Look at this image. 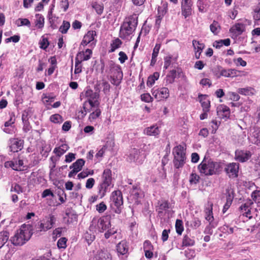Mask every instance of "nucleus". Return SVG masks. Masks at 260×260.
<instances>
[{
    "mask_svg": "<svg viewBox=\"0 0 260 260\" xmlns=\"http://www.w3.org/2000/svg\"><path fill=\"white\" fill-rule=\"evenodd\" d=\"M83 95L86 100L83 103L82 109L79 111V116L84 117L87 113L92 110V108L99 107L100 95L98 92L91 89H87Z\"/></svg>",
    "mask_w": 260,
    "mask_h": 260,
    "instance_id": "obj_1",
    "label": "nucleus"
},
{
    "mask_svg": "<svg viewBox=\"0 0 260 260\" xmlns=\"http://www.w3.org/2000/svg\"><path fill=\"white\" fill-rule=\"evenodd\" d=\"M137 24L138 17L136 14L126 18L120 27L119 37L122 39H128L136 29Z\"/></svg>",
    "mask_w": 260,
    "mask_h": 260,
    "instance_id": "obj_2",
    "label": "nucleus"
},
{
    "mask_svg": "<svg viewBox=\"0 0 260 260\" xmlns=\"http://www.w3.org/2000/svg\"><path fill=\"white\" fill-rule=\"evenodd\" d=\"M31 234L30 226L29 225L23 224L12 238V242L15 245H22L30 239Z\"/></svg>",
    "mask_w": 260,
    "mask_h": 260,
    "instance_id": "obj_3",
    "label": "nucleus"
},
{
    "mask_svg": "<svg viewBox=\"0 0 260 260\" xmlns=\"http://www.w3.org/2000/svg\"><path fill=\"white\" fill-rule=\"evenodd\" d=\"M220 164L212 160H203L198 166L201 173L205 175H212L219 172Z\"/></svg>",
    "mask_w": 260,
    "mask_h": 260,
    "instance_id": "obj_4",
    "label": "nucleus"
},
{
    "mask_svg": "<svg viewBox=\"0 0 260 260\" xmlns=\"http://www.w3.org/2000/svg\"><path fill=\"white\" fill-rule=\"evenodd\" d=\"M111 216L107 215L101 218H94L92 221L90 228H96L100 232L108 230L111 226Z\"/></svg>",
    "mask_w": 260,
    "mask_h": 260,
    "instance_id": "obj_5",
    "label": "nucleus"
},
{
    "mask_svg": "<svg viewBox=\"0 0 260 260\" xmlns=\"http://www.w3.org/2000/svg\"><path fill=\"white\" fill-rule=\"evenodd\" d=\"M56 221V218L52 214L45 216L36 225V230L38 232H46L51 229Z\"/></svg>",
    "mask_w": 260,
    "mask_h": 260,
    "instance_id": "obj_6",
    "label": "nucleus"
},
{
    "mask_svg": "<svg viewBox=\"0 0 260 260\" xmlns=\"http://www.w3.org/2000/svg\"><path fill=\"white\" fill-rule=\"evenodd\" d=\"M173 153L174 155V165L176 168L182 167L185 160V153L184 147L179 145L174 148Z\"/></svg>",
    "mask_w": 260,
    "mask_h": 260,
    "instance_id": "obj_7",
    "label": "nucleus"
},
{
    "mask_svg": "<svg viewBox=\"0 0 260 260\" xmlns=\"http://www.w3.org/2000/svg\"><path fill=\"white\" fill-rule=\"evenodd\" d=\"M111 201L112 205L115 206L116 209L115 210V213L119 214L121 211V206L123 204V198L122 193L120 190H116L112 193L111 196Z\"/></svg>",
    "mask_w": 260,
    "mask_h": 260,
    "instance_id": "obj_8",
    "label": "nucleus"
},
{
    "mask_svg": "<svg viewBox=\"0 0 260 260\" xmlns=\"http://www.w3.org/2000/svg\"><path fill=\"white\" fill-rule=\"evenodd\" d=\"M96 36V32L95 30H91L88 31L84 36L80 45L84 47L89 44L90 47L93 48L96 43V40L95 39Z\"/></svg>",
    "mask_w": 260,
    "mask_h": 260,
    "instance_id": "obj_9",
    "label": "nucleus"
},
{
    "mask_svg": "<svg viewBox=\"0 0 260 260\" xmlns=\"http://www.w3.org/2000/svg\"><path fill=\"white\" fill-rule=\"evenodd\" d=\"M103 183L101 185V190L103 191L104 194L112 181V174L110 170L106 169L104 170L103 174Z\"/></svg>",
    "mask_w": 260,
    "mask_h": 260,
    "instance_id": "obj_10",
    "label": "nucleus"
},
{
    "mask_svg": "<svg viewBox=\"0 0 260 260\" xmlns=\"http://www.w3.org/2000/svg\"><path fill=\"white\" fill-rule=\"evenodd\" d=\"M151 92L155 99L158 101L167 99L170 96L169 90L167 87L152 89Z\"/></svg>",
    "mask_w": 260,
    "mask_h": 260,
    "instance_id": "obj_11",
    "label": "nucleus"
},
{
    "mask_svg": "<svg viewBox=\"0 0 260 260\" xmlns=\"http://www.w3.org/2000/svg\"><path fill=\"white\" fill-rule=\"evenodd\" d=\"M253 204V202L251 200H249L240 207L243 215L249 219L252 217L254 211H256V209H253L251 207Z\"/></svg>",
    "mask_w": 260,
    "mask_h": 260,
    "instance_id": "obj_12",
    "label": "nucleus"
},
{
    "mask_svg": "<svg viewBox=\"0 0 260 260\" xmlns=\"http://www.w3.org/2000/svg\"><path fill=\"white\" fill-rule=\"evenodd\" d=\"M145 156L144 154H141L139 150L134 148L131 150L129 155V160L130 161L135 162L138 164H141L144 160Z\"/></svg>",
    "mask_w": 260,
    "mask_h": 260,
    "instance_id": "obj_13",
    "label": "nucleus"
},
{
    "mask_svg": "<svg viewBox=\"0 0 260 260\" xmlns=\"http://www.w3.org/2000/svg\"><path fill=\"white\" fill-rule=\"evenodd\" d=\"M192 6V2L191 0H182L181 13L185 18L191 15Z\"/></svg>",
    "mask_w": 260,
    "mask_h": 260,
    "instance_id": "obj_14",
    "label": "nucleus"
},
{
    "mask_svg": "<svg viewBox=\"0 0 260 260\" xmlns=\"http://www.w3.org/2000/svg\"><path fill=\"white\" fill-rule=\"evenodd\" d=\"M245 30V25L242 23H237L232 26L230 29V32L232 34V37L237 38Z\"/></svg>",
    "mask_w": 260,
    "mask_h": 260,
    "instance_id": "obj_15",
    "label": "nucleus"
},
{
    "mask_svg": "<svg viewBox=\"0 0 260 260\" xmlns=\"http://www.w3.org/2000/svg\"><path fill=\"white\" fill-rule=\"evenodd\" d=\"M92 54V50L87 49L85 51H82L78 53L76 57L75 65H78L82 61L88 60Z\"/></svg>",
    "mask_w": 260,
    "mask_h": 260,
    "instance_id": "obj_16",
    "label": "nucleus"
},
{
    "mask_svg": "<svg viewBox=\"0 0 260 260\" xmlns=\"http://www.w3.org/2000/svg\"><path fill=\"white\" fill-rule=\"evenodd\" d=\"M84 163L85 161L82 159H78L76 162L73 163V165L70 166V169L73 168V170L69 173V177H72L81 171Z\"/></svg>",
    "mask_w": 260,
    "mask_h": 260,
    "instance_id": "obj_17",
    "label": "nucleus"
},
{
    "mask_svg": "<svg viewBox=\"0 0 260 260\" xmlns=\"http://www.w3.org/2000/svg\"><path fill=\"white\" fill-rule=\"evenodd\" d=\"M6 168H12L13 170L16 171H21L23 168V161L19 159L15 161H8L5 163Z\"/></svg>",
    "mask_w": 260,
    "mask_h": 260,
    "instance_id": "obj_18",
    "label": "nucleus"
},
{
    "mask_svg": "<svg viewBox=\"0 0 260 260\" xmlns=\"http://www.w3.org/2000/svg\"><path fill=\"white\" fill-rule=\"evenodd\" d=\"M192 46L195 52V57L197 59H199L205 47V45L199 41L193 40L192 41Z\"/></svg>",
    "mask_w": 260,
    "mask_h": 260,
    "instance_id": "obj_19",
    "label": "nucleus"
},
{
    "mask_svg": "<svg viewBox=\"0 0 260 260\" xmlns=\"http://www.w3.org/2000/svg\"><path fill=\"white\" fill-rule=\"evenodd\" d=\"M238 164L233 162L226 166L225 171L230 177H236L238 176Z\"/></svg>",
    "mask_w": 260,
    "mask_h": 260,
    "instance_id": "obj_20",
    "label": "nucleus"
},
{
    "mask_svg": "<svg viewBox=\"0 0 260 260\" xmlns=\"http://www.w3.org/2000/svg\"><path fill=\"white\" fill-rule=\"evenodd\" d=\"M10 151L13 152H18L23 148V141L18 139L10 140Z\"/></svg>",
    "mask_w": 260,
    "mask_h": 260,
    "instance_id": "obj_21",
    "label": "nucleus"
},
{
    "mask_svg": "<svg viewBox=\"0 0 260 260\" xmlns=\"http://www.w3.org/2000/svg\"><path fill=\"white\" fill-rule=\"evenodd\" d=\"M251 156L250 151L247 150H237L236 151V158L237 160L244 162L248 160Z\"/></svg>",
    "mask_w": 260,
    "mask_h": 260,
    "instance_id": "obj_22",
    "label": "nucleus"
},
{
    "mask_svg": "<svg viewBox=\"0 0 260 260\" xmlns=\"http://www.w3.org/2000/svg\"><path fill=\"white\" fill-rule=\"evenodd\" d=\"M243 72L234 69L222 70L220 72V76L226 77H234L236 76L245 75Z\"/></svg>",
    "mask_w": 260,
    "mask_h": 260,
    "instance_id": "obj_23",
    "label": "nucleus"
},
{
    "mask_svg": "<svg viewBox=\"0 0 260 260\" xmlns=\"http://www.w3.org/2000/svg\"><path fill=\"white\" fill-rule=\"evenodd\" d=\"M160 133V130L158 126L153 125L144 129V134L149 136L157 137Z\"/></svg>",
    "mask_w": 260,
    "mask_h": 260,
    "instance_id": "obj_24",
    "label": "nucleus"
},
{
    "mask_svg": "<svg viewBox=\"0 0 260 260\" xmlns=\"http://www.w3.org/2000/svg\"><path fill=\"white\" fill-rule=\"evenodd\" d=\"M199 100L201 104L203 111H209L210 107V101L206 95H199Z\"/></svg>",
    "mask_w": 260,
    "mask_h": 260,
    "instance_id": "obj_25",
    "label": "nucleus"
},
{
    "mask_svg": "<svg viewBox=\"0 0 260 260\" xmlns=\"http://www.w3.org/2000/svg\"><path fill=\"white\" fill-rule=\"evenodd\" d=\"M237 91L238 93L246 96H251L254 95L256 92L255 89L251 87L240 88L237 90Z\"/></svg>",
    "mask_w": 260,
    "mask_h": 260,
    "instance_id": "obj_26",
    "label": "nucleus"
},
{
    "mask_svg": "<svg viewBox=\"0 0 260 260\" xmlns=\"http://www.w3.org/2000/svg\"><path fill=\"white\" fill-rule=\"evenodd\" d=\"M132 196L135 200V202L139 204L140 202V199L144 197V193L139 188L136 187L133 188L132 191Z\"/></svg>",
    "mask_w": 260,
    "mask_h": 260,
    "instance_id": "obj_27",
    "label": "nucleus"
},
{
    "mask_svg": "<svg viewBox=\"0 0 260 260\" xmlns=\"http://www.w3.org/2000/svg\"><path fill=\"white\" fill-rule=\"evenodd\" d=\"M217 114L223 117L228 118L230 115V108L224 105H220L217 109Z\"/></svg>",
    "mask_w": 260,
    "mask_h": 260,
    "instance_id": "obj_28",
    "label": "nucleus"
},
{
    "mask_svg": "<svg viewBox=\"0 0 260 260\" xmlns=\"http://www.w3.org/2000/svg\"><path fill=\"white\" fill-rule=\"evenodd\" d=\"M117 252L120 254L124 255L128 252V246L125 241L120 242L116 246Z\"/></svg>",
    "mask_w": 260,
    "mask_h": 260,
    "instance_id": "obj_29",
    "label": "nucleus"
},
{
    "mask_svg": "<svg viewBox=\"0 0 260 260\" xmlns=\"http://www.w3.org/2000/svg\"><path fill=\"white\" fill-rule=\"evenodd\" d=\"M88 116V120L90 122L95 121L99 116L101 115V111L99 108V107L92 108V110Z\"/></svg>",
    "mask_w": 260,
    "mask_h": 260,
    "instance_id": "obj_30",
    "label": "nucleus"
},
{
    "mask_svg": "<svg viewBox=\"0 0 260 260\" xmlns=\"http://www.w3.org/2000/svg\"><path fill=\"white\" fill-rule=\"evenodd\" d=\"M96 260H111V255L106 250H101L95 255Z\"/></svg>",
    "mask_w": 260,
    "mask_h": 260,
    "instance_id": "obj_31",
    "label": "nucleus"
},
{
    "mask_svg": "<svg viewBox=\"0 0 260 260\" xmlns=\"http://www.w3.org/2000/svg\"><path fill=\"white\" fill-rule=\"evenodd\" d=\"M181 73L180 70L177 68V69H173L171 70L167 75V82L169 83H172L174 82L177 74H179Z\"/></svg>",
    "mask_w": 260,
    "mask_h": 260,
    "instance_id": "obj_32",
    "label": "nucleus"
},
{
    "mask_svg": "<svg viewBox=\"0 0 260 260\" xmlns=\"http://www.w3.org/2000/svg\"><path fill=\"white\" fill-rule=\"evenodd\" d=\"M69 147L67 144H62L58 147L55 148L53 152L58 156L63 155L68 149Z\"/></svg>",
    "mask_w": 260,
    "mask_h": 260,
    "instance_id": "obj_33",
    "label": "nucleus"
},
{
    "mask_svg": "<svg viewBox=\"0 0 260 260\" xmlns=\"http://www.w3.org/2000/svg\"><path fill=\"white\" fill-rule=\"evenodd\" d=\"M221 28L219 23L216 20H213L210 25V29L214 35H217L220 32Z\"/></svg>",
    "mask_w": 260,
    "mask_h": 260,
    "instance_id": "obj_34",
    "label": "nucleus"
},
{
    "mask_svg": "<svg viewBox=\"0 0 260 260\" xmlns=\"http://www.w3.org/2000/svg\"><path fill=\"white\" fill-rule=\"evenodd\" d=\"M167 10L168 3L167 2H162L161 5L158 7L157 15H159V17L164 16L167 13Z\"/></svg>",
    "mask_w": 260,
    "mask_h": 260,
    "instance_id": "obj_35",
    "label": "nucleus"
},
{
    "mask_svg": "<svg viewBox=\"0 0 260 260\" xmlns=\"http://www.w3.org/2000/svg\"><path fill=\"white\" fill-rule=\"evenodd\" d=\"M9 238V234L6 231L0 232V248L2 247L8 241Z\"/></svg>",
    "mask_w": 260,
    "mask_h": 260,
    "instance_id": "obj_36",
    "label": "nucleus"
},
{
    "mask_svg": "<svg viewBox=\"0 0 260 260\" xmlns=\"http://www.w3.org/2000/svg\"><path fill=\"white\" fill-rule=\"evenodd\" d=\"M35 25L38 28H42L44 26V18L42 14H36Z\"/></svg>",
    "mask_w": 260,
    "mask_h": 260,
    "instance_id": "obj_37",
    "label": "nucleus"
},
{
    "mask_svg": "<svg viewBox=\"0 0 260 260\" xmlns=\"http://www.w3.org/2000/svg\"><path fill=\"white\" fill-rule=\"evenodd\" d=\"M159 77V74L158 72H155L152 75L150 76L148 78L147 85L151 87Z\"/></svg>",
    "mask_w": 260,
    "mask_h": 260,
    "instance_id": "obj_38",
    "label": "nucleus"
},
{
    "mask_svg": "<svg viewBox=\"0 0 260 260\" xmlns=\"http://www.w3.org/2000/svg\"><path fill=\"white\" fill-rule=\"evenodd\" d=\"M177 56H167L165 58V65H174L177 63Z\"/></svg>",
    "mask_w": 260,
    "mask_h": 260,
    "instance_id": "obj_39",
    "label": "nucleus"
},
{
    "mask_svg": "<svg viewBox=\"0 0 260 260\" xmlns=\"http://www.w3.org/2000/svg\"><path fill=\"white\" fill-rule=\"evenodd\" d=\"M70 26V23L69 21L63 20L62 24L59 28V31L62 34H66L67 33Z\"/></svg>",
    "mask_w": 260,
    "mask_h": 260,
    "instance_id": "obj_40",
    "label": "nucleus"
},
{
    "mask_svg": "<svg viewBox=\"0 0 260 260\" xmlns=\"http://www.w3.org/2000/svg\"><path fill=\"white\" fill-rule=\"evenodd\" d=\"M122 42L119 39L117 38L114 40L111 44V50L110 52H114L116 49L119 48Z\"/></svg>",
    "mask_w": 260,
    "mask_h": 260,
    "instance_id": "obj_41",
    "label": "nucleus"
},
{
    "mask_svg": "<svg viewBox=\"0 0 260 260\" xmlns=\"http://www.w3.org/2000/svg\"><path fill=\"white\" fill-rule=\"evenodd\" d=\"M194 241L190 238L188 236H184L182 240V246H191L194 244Z\"/></svg>",
    "mask_w": 260,
    "mask_h": 260,
    "instance_id": "obj_42",
    "label": "nucleus"
},
{
    "mask_svg": "<svg viewBox=\"0 0 260 260\" xmlns=\"http://www.w3.org/2000/svg\"><path fill=\"white\" fill-rule=\"evenodd\" d=\"M253 18L255 21L260 20V4L255 7L252 12Z\"/></svg>",
    "mask_w": 260,
    "mask_h": 260,
    "instance_id": "obj_43",
    "label": "nucleus"
},
{
    "mask_svg": "<svg viewBox=\"0 0 260 260\" xmlns=\"http://www.w3.org/2000/svg\"><path fill=\"white\" fill-rule=\"evenodd\" d=\"M15 24L18 26L26 25L29 27L30 26V22L27 18H19L16 20Z\"/></svg>",
    "mask_w": 260,
    "mask_h": 260,
    "instance_id": "obj_44",
    "label": "nucleus"
},
{
    "mask_svg": "<svg viewBox=\"0 0 260 260\" xmlns=\"http://www.w3.org/2000/svg\"><path fill=\"white\" fill-rule=\"evenodd\" d=\"M176 231L178 234L181 235L184 230L183 222L181 220L177 219L175 224Z\"/></svg>",
    "mask_w": 260,
    "mask_h": 260,
    "instance_id": "obj_45",
    "label": "nucleus"
},
{
    "mask_svg": "<svg viewBox=\"0 0 260 260\" xmlns=\"http://www.w3.org/2000/svg\"><path fill=\"white\" fill-rule=\"evenodd\" d=\"M50 120L54 123H60L63 121L62 116L58 114L51 115L50 117Z\"/></svg>",
    "mask_w": 260,
    "mask_h": 260,
    "instance_id": "obj_46",
    "label": "nucleus"
},
{
    "mask_svg": "<svg viewBox=\"0 0 260 260\" xmlns=\"http://www.w3.org/2000/svg\"><path fill=\"white\" fill-rule=\"evenodd\" d=\"M51 148L50 147V145L49 144H45L42 147L41 154L42 155V156L47 157L48 156V153L51 151Z\"/></svg>",
    "mask_w": 260,
    "mask_h": 260,
    "instance_id": "obj_47",
    "label": "nucleus"
},
{
    "mask_svg": "<svg viewBox=\"0 0 260 260\" xmlns=\"http://www.w3.org/2000/svg\"><path fill=\"white\" fill-rule=\"evenodd\" d=\"M233 197L230 194L227 197L226 202L225 204V205L223 207V210H222V212L223 213H225V212L227 211V210L229 208V207L231 205L232 202H233Z\"/></svg>",
    "mask_w": 260,
    "mask_h": 260,
    "instance_id": "obj_48",
    "label": "nucleus"
},
{
    "mask_svg": "<svg viewBox=\"0 0 260 260\" xmlns=\"http://www.w3.org/2000/svg\"><path fill=\"white\" fill-rule=\"evenodd\" d=\"M67 239L64 237L60 238L58 240L57 244L58 248L65 249L67 247Z\"/></svg>",
    "mask_w": 260,
    "mask_h": 260,
    "instance_id": "obj_49",
    "label": "nucleus"
},
{
    "mask_svg": "<svg viewBox=\"0 0 260 260\" xmlns=\"http://www.w3.org/2000/svg\"><path fill=\"white\" fill-rule=\"evenodd\" d=\"M141 99L142 101L150 103L153 101L152 97L148 93H143L141 95Z\"/></svg>",
    "mask_w": 260,
    "mask_h": 260,
    "instance_id": "obj_50",
    "label": "nucleus"
},
{
    "mask_svg": "<svg viewBox=\"0 0 260 260\" xmlns=\"http://www.w3.org/2000/svg\"><path fill=\"white\" fill-rule=\"evenodd\" d=\"M205 218L207 220H208L210 223H211L213 220V216L212 214V206H211L210 208H209L206 211V216Z\"/></svg>",
    "mask_w": 260,
    "mask_h": 260,
    "instance_id": "obj_51",
    "label": "nucleus"
},
{
    "mask_svg": "<svg viewBox=\"0 0 260 260\" xmlns=\"http://www.w3.org/2000/svg\"><path fill=\"white\" fill-rule=\"evenodd\" d=\"M22 119L24 123L23 129L25 132H27L29 131L30 126L27 121V120L26 119V116L24 114H22Z\"/></svg>",
    "mask_w": 260,
    "mask_h": 260,
    "instance_id": "obj_52",
    "label": "nucleus"
},
{
    "mask_svg": "<svg viewBox=\"0 0 260 260\" xmlns=\"http://www.w3.org/2000/svg\"><path fill=\"white\" fill-rule=\"evenodd\" d=\"M160 47H161L160 43H156L155 44V47L153 48V52L152 54V56H153V58H157L158 53H159V49L160 48Z\"/></svg>",
    "mask_w": 260,
    "mask_h": 260,
    "instance_id": "obj_53",
    "label": "nucleus"
},
{
    "mask_svg": "<svg viewBox=\"0 0 260 260\" xmlns=\"http://www.w3.org/2000/svg\"><path fill=\"white\" fill-rule=\"evenodd\" d=\"M93 170L83 171L78 175V177H79V178H84L87 177L89 175H93Z\"/></svg>",
    "mask_w": 260,
    "mask_h": 260,
    "instance_id": "obj_54",
    "label": "nucleus"
},
{
    "mask_svg": "<svg viewBox=\"0 0 260 260\" xmlns=\"http://www.w3.org/2000/svg\"><path fill=\"white\" fill-rule=\"evenodd\" d=\"M93 7L99 15H101L103 13L104 10V6L103 4H95Z\"/></svg>",
    "mask_w": 260,
    "mask_h": 260,
    "instance_id": "obj_55",
    "label": "nucleus"
},
{
    "mask_svg": "<svg viewBox=\"0 0 260 260\" xmlns=\"http://www.w3.org/2000/svg\"><path fill=\"white\" fill-rule=\"evenodd\" d=\"M85 238L88 244H90L94 240L95 236L91 233L87 232L85 234Z\"/></svg>",
    "mask_w": 260,
    "mask_h": 260,
    "instance_id": "obj_56",
    "label": "nucleus"
},
{
    "mask_svg": "<svg viewBox=\"0 0 260 260\" xmlns=\"http://www.w3.org/2000/svg\"><path fill=\"white\" fill-rule=\"evenodd\" d=\"M49 45V43L47 38H43L40 42V47L43 49H46L48 47Z\"/></svg>",
    "mask_w": 260,
    "mask_h": 260,
    "instance_id": "obj_57",
    "label": "nucleus"
},
{
    "mask_svg": "<svg viewBox=\"0 0 260 260\" xmlns=\"http://www.w3.org/2000/svg\"><path fill=\"white\" fill-rule=\"evenodd\" d=\"M205 0H198L197 1V6L199 9V11L201 13H204L205 12V5H204Z\"/></svg>",
    "mask_w": 260,
    "mask_h": 260,
    "instance_id": "obj_58",
    "label": "nucleus"
},
{
    "mask_svg": "<svg viewBox=\"0 0 260 260\" xmlns=\"http://www.w3.org/2000/svg\"><path fill=\"white\" fill-rule=\"evenodd\" d=\"M199 177L198 175L195 173H192L190 176L189 182L191 184H197L199 181Z\"/></svg>",
    "mask_w": 260,
    "mask_h": 260,
    "instance_id": "obj_59",
    "label": "nucleus"
},
{
    "mask_svg": "<svg viewBox=\"0 0 260 260\" xmlns=\"http://www.w3.org/2000/svg\"><path fill=\"white\" fill-rule=\"evenodd\" d=\"M251 197L255 202L260 203V190H255L252 193Z\"/></svg>",
    "mask_w": 260,
    "mask_h": 260,
    "instance_id": "obj_60",
    "label": "nucleus"
},
{
    "mask_svg": "<svg viewBox=\"0 0 260 260\" xmlns=\"http://www.w3.org/2000/svg\"><path fill=\"white\" fill-rule=\"evenodd\" d=\"M230 99L233 101H238L240 99V96L237 93L230 92L228 93Z\"/></svg>",
    "mask_w": 260,
    "mask_h": 260,
    "instance_id": "obj_61",
    "label": "nucleus"
},
{
    "mask_svg": "<svg viewBox=\"0 0 260 260\" xmlns=\"http://www.w3.org/2000/svg\"><path fill=\"white\" fill-rule=\"evenodd\" d=\"M107 209V206L104 202L96 205V210L100 213L104 212Z\"/></svg>",
    "mask_w": 260,
    "mask_h": 260,
    "instance_id": "obj_62",
    "label": "nucleus"
},
{
    "mask_svg": "<svg viewBox=\"0 0 260 260\" xmlns=\"http://www.w3.org/2000/svg\"><path fill=\"white\" fill-rule=\"evenodd\" d=\"M15 121V115L13 114H11L10 115V119L5 123V126L8 127L9 126H11L14 123Z\"/></svg>",
    "mask_w": 260,
    "mask_h": 260,
    "instance_id": "obj_63",
    "label": "nucleus"
},
{
    "mask_svg": "<svg viewBox=\"0 0 260 260\" xmlns=\"http://www.w3.org/2000/svg\"><path fill=\"white\" fill-rule=\"evenodd\" d=\"M95 183L94 179L92 178H90L87 179L86 183V187L88 189H91L93 187Z\"/></svg>",
    "mask_w": 260,
    "mask_h": 260,
    "instance_id": "obj_64",
    "label": "nucleus"
}]
</instances>
